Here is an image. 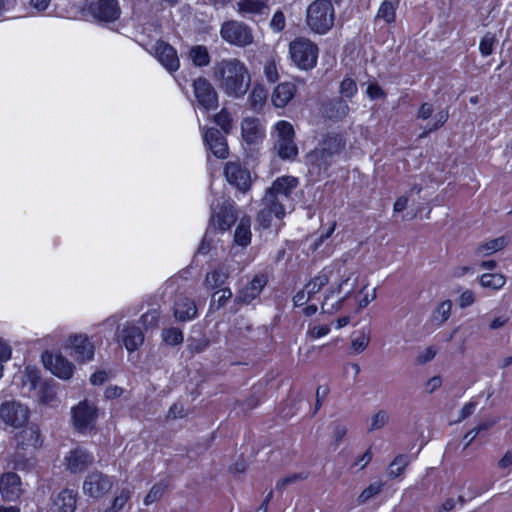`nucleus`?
I'll use <instances>...</instances> for the list:
<instances>
[{
    "instance_id": "1",
    "label": "nucleus",
    "mask_w": 512,
    "mask_h": 512,
    "mask_svg": "<svg viewBox=\"0 0 512 512\" xmlns=\"http://www.w3.org/2000/svg\"><path fill=\"white\" fill-rule=\"evenodd\" d=\"M298 184V179L293 176H281L266 190L263 207L258 214V221L264 228L272 225V217L281 220L285 216L291 207V193Z\"/></svg>"
},
{
    "instance_id": "2",
    "label": "nucleus",
    "mask_w": 512,
    "mask_h": 512,
    "mask_svg": "<svg viewBox=\"0 0 512 512\" xmlns=\"http://www.w3.org/2000/svg\"><path fill=\"white\" fill-rule=\"evenodd\" d=\"M213 77L218 88L233 99L242 98L251 85L248 67L238 58H226L216 62Z\"/></svg>"
},
{
    "instance_id": "3",
    "label": "nucleus",
    "mask_w": 512,
    "mask_h": 512,
    "mask_svg": "<svg viewBox=\"0 0 512 512\" xmlns=\"http://www.w3.org/2000/svg\"><path fill=\"white\" fill-rule=\"evenodd\" d=\"M357 282L358 276L353 271L345 270L340 274L337 283L333 284L325 295L322 302L323 312L332 314L338 311L355 290Z\"/></svg>"
},
{
    "instance_id": "4",
    "label": "nucleus",
    "mask_w": 512,
    "mask_h": 512,
    "mask_svg": "<svg viewBox=\"0 0 512 512\" xmlns=\"http://www.w3.org/2000/svg\"><path fill=\"white\" fill-rule=\"evenodd\" d=\"M343 148L341 139L338 136H328L319 148L310 152L307 156L309 170L311 173L321 175L325 173L332 164L334 157Z\"/></svg>"
},
{
    "instance_id": "5",
    "label": "nucleus",
    "mask_w": 512,
    "mask_h": 512,
    "mask_svg": "<svg viewBox=\"0 0 512 512\" xmlns=\"http://www.w3.org/2000/svg\"><path fill=\"white\" fill-rule=\"evenodd\" d=\"M334 17V8L330 0H315L306 10V24L318 34H325L332 28Z\"/></svg>"
},
{
    "instance_id": "6",
    "label": "nucleus",
    "mask_w": 512,
    "mask_h": 512,
    "mask_svg": "<svg viewBox=\"0 0 512 512\" xmlns=\"http://www.w3.org/2000/svg\"><path fill=\"white\" fill-rule=\"evenodd\" d=\"M318 46L306 37H297L289 43V56L300 70L309 71L317 65Z\"/></svg>"
},
{
    "instance_id": "7",
    "label": "nucleus",
    "mask_w": 512,
    "mask_h": 512,
    "mask_svg": "<svg viewBox=\"0 0 512 512\" xmlns=\"http://www.w3.org/2000/svg\"><path fill=\"white\" fill-rule=\"evenodd\" d=\"M274 150L284 160H292L298 155V147L294 142V128L285 120L277 122L273 131Z\"/></svg>"
},
{
    "instance_id": "8",
    "label": "nucleus",
    "mask_w": 512,
    "mask_h": 512,
    "mask_svg": "<svg viewBox=\"0 0 512 512\" xmlns=\"http://www.w3.org/2000/svg\"><path fill=\"white\" fill-rule=\"evenodd\" d=\"M220 35L224 41L237 47H246L254 42L252 28L236 20L224 22L220 29Z\"/></svg>"
},
{
    "instance_id": "9",
    "label": "nucleus",
    "mask_w": 512,
    "mask_h": 512,
    "mask_svg": "<svg viewBox=\"0 0 512 512\" xmlns=\"http://www.w3.org/2000/svg\"><path fill=\"white\" fill-rule=\"evenodd\" d=\"M71 415L74 428L84 433L94 429L98 408L93 401L85 399L71 409Z\"/></svg>"
},
{
    "instance_id": "10",
    "label": "nucleus",
    "mask_w": 512,
    "mask_h": 512,
    "mask_svg": "<svg viewBox=\"0 0 512 512\" xmlns=\"http://www.w3.org/2000/svg\"><path fill=\"white\" fill-rule=\"evenodd\" d=\"M29 408L16 400L5 401L0 405V419L9 427L20 428L28 422Z\"/></svg>"
},
{
    "instance_id": "11",
    "label": "nucleus",
    "mask_w": 512,
    "mask_h": 512,
    "mask_svg": "<svg viewBox=\"0 0 512 512\" xmlns=\"http://www.w3.org/2000/svg\"><path fill=\"white\" fill-rule=\"evenodd\" d=\"M113 486L112 479L99 471L89 473L83 482V493L93 499H100L108 493Z\"/></svg>"
},
{
    "instance_id": "12",
    "label": "nucleus",
    "mask_w": 512,
    "mask_h": 512,
    "mask_svg": "<svg viewBox=\"0 0 512 512\" xmlns=\"http://www.w3.org/2000/svg\"><path fill=\"white\" fill-rule=\"evenodd\" d=\"M65 348L70 355L79 362H87L93 359L95 346L85 334L69 335L65 342Z\"/></svg>"
},
{
    "instance_id": "13",
    "label": "nucleus",
    "mask_w": 512,
    "mask_h": 512,
    "mask_svg": "<svg viewBox=\"0 0 512 512\" xmlns=\"http://www.w3.org/2000/svg\"><path fill=\"white\" fill-rule=\"evenodd\" d=\"M193 92L199 103L206 110L214 109L218 104V94L213 85L203 77L193 81Z\"/></svg>"
},
{
    "instance_id": "14",
    "label": "nucleus",
    "mask_w": 512,
    "mask_h": 512,
    "mask_svg": "<svg viewBox=\"0 0 512 512\" xmlns=\"http://www.w3.org/2000/svg\"><path fill=\"white\" fill-rule=\"evenodd\" d=\"M42 362L44 366L58 378L68 380L73 375V363L68 361L62 355L46 351L42 354Z\"/></svg>"
},
{
    "instance_id": "15",
    "label": "nucleus",
    "mask_w": 512,
    "mask_h": 512,
    "mask_svg": "<svg viewBox=\"0 0 512 512\" xmlns=\"http://www.w3.org/2000/svg\"><path fill=\"white\" fill-rule=\"evenodd\" d=\"M224 174L227 181L240 191L246 192L251 186L250 172L237 161L228 162Z\"/></svg>"
},
{
    "instance_id": "16",
    "label": "nucleus",
    "mask_w": 512,
    "mask_h": 512,
    "mask_svg": "<svg viewBox=\"0 0 512 512\" xmlns=\"http://www.w3.org/2000/svg\"><path fill=\"white\" fill-rule=\"evenodd\" d=\"M94 462L93 455L82 447L70 450L64 458L66 470L71 473L85 471Z\"/></svg>"
},
{
    "instance_id": "17",
    "label": "nucleus",
    "mask_w": 512,
    "mask_h": 512,
    "mask_svg": "<svg viewBox=\"0 0 512 512\" xmlns=\"http://www.w3.org/2000/svg\"><path fill=\"white\" fill-rule=\"evenodd\" d=\"M117 339L129 352H133L143 344L144 334L139 327L127 322L118 328Z\"/></svg>"
},
{
    "instance_id": "18",
    "label": "nucleus",
    "mask_w": 512,
    "mask_h": 512,
    "mask_svg": "<svg viewBox=\"0 0 512 512\" xmlns=\"http://www.w3.org/2000/svg\"><path fill=\"white\" fill-rule=\"evenodd\" d=\"M22 493V482L16 473L7 472L0 477V494L4 500L15 501Z\"/></svg>"
},
{
    "instance_id": "19",
    "label": "nucleus",
    "mask_w": 512,
    "mask_h": 512,
    "mask_svg": "<svg viewBox=\"0 0 512 512\" xmlns=\"http://www.w3.org/2000/svg\"><path fill=\"white\" fill-rule=\"evenodd\" d=\"M154 56L170 72L180 66L176 50L164 41H158L154 47Z\"/></svg>"
},
{
    "instance_id": "20",
    "label": "nucleus",
    "mask_w": 512,
    "mask_h": 512,
    "mask_svg": "<svg viewBox=\"0 0 512 512\" xmlns=\"http://www.w3.org/2000/svg\"><path fill=\"white\" fill-rule=\"evenodd\" d=\"M93 16L101 21H114L120 15L116 0H99L90 5Z\"/></svg>"
},
{
    "instance_id": "21",
    "label": "nucleus",
    "mask_w": 512,
    "mask_h": 512,
    "mask_svg": "<svg viewBox=\"0 0 512 512\" xmlns=\"http://www.w3.org/2000/svg\"><path fill=\"white\" fill-rule=\"evenodd\" d=\"M204 142L216 157L224 159L228 156L226 138L217 129H207L204 133Z\"/></svg>"
},
{
    "instance_id": "22",
    "label": "nucleus",
    "mask_w": 512,
    "mask_h": 512,
    "mask_svg": "<svg viewBox=\"0 0 512 512\" xmlns=\"http://www.w3.org/2000/svg\"><path fill=\"white\" fill-rule=\"evenodd\" d=\"M236 11L243 16H263L268 13V0H237Z\"/></svg>"
},
{
    "instance_id": "23",
    "label": "nucleus",
    "mask_w": 512,
    "mask_h": 512,
    "mask_svg": "<svg viewBox=\"0 0 512 512\" xmlns=\"http://www.w3.org/2000/svg\"><path fill=\"white\" fill-rule=\"evenodd\" d=\"M197 306L192 298L180 294L174 302V316L179 321H189L196 317Z\"/></svg>"
},
{
    "instance_id": "24",
    "label": "nucleus",
    "mask_w": 512,
    "mask_h": 512,
    "mask_svg": "<svg viewBox=\"0 0 512 512\" xmlns=\"http://www.w3.org/2000/svg\"><path fill=\"white\" fill-rule=\"evenodd\" d=\"M297 86L293 82H282L278 84L272 93L271 101L277 108L285 107L295 96Z\"/></svg>"
},
{
    "instance_id": "25",
    "label": "nucleus",
    "mask_w": 512,
    "mask_h": 512,
    "mask_svg": "<svg viewBox=\"0 0 512 512\" xmlns=\"http://www.w3.org/2000/svg\"><path fill=\"white\" fill-rule=\"evenodd\" d=\"M211 224L221 231L228 230L236 221V215L232 206H224L219 211L212 206Z\"/></svg>"
},
{
    "instance_id": "26",
    "label": "nucleus",
    "mask_w": 512,
    "mask_h": 512,
    "mask_svg": "<svg viewBox=\"0 0 512 512\" xmlns=\"http://www.w3.org/2000/svg\"><path fill=\"white\" fill-rule=\"evenodd\" d=\"M77 494L73 490H62L52 501L51 512H74Z\"/></svg>"
},
{
    "instance_id": "27",
    "label": "nucleus",
    "mask_w": 512,
    "mask_h": 512,
    "mask_svg": "<svg viewBox=\"0 0 512 512\" xmlns=\"http://www.w3.org/2000/svg\"><path fill=\"white\" fill-rule=\"evenodd\" d=\"M265 285L266 279L263 276H255L253 280L238 293L236 301L249 304L260 295Z\"/></svg>"
},
{
    "instance_id": "28",
    "label": "nucleus",
    "mask_w": 512,
    "mask_h": 512,
    "mask_svg": "<svg viewBox=\"0 0 512 512\" xmlns=\"http://www.w3.org/2000/svg\"><path fill=\"white\" fill-rule=\"evenodd\" d=\"M16 439L23 449H35L41 444L40 430L35 424L28 425L18 433Z\"/></svg>"
},
{
    "instance_id": "29",
    "label": "nucleus",
    "mask_w": 512,
    "mask_h": 512,
    "mask_svg": "<svg viewBox=\"0 0 512 512\" xmlns=\"http://www.w3.org/2000/svg\"><path fill=\"white\" fill-rule=\"evenodd\" d=\"M241 129L244 140L250 144L256 143L264 135L263 128L259 120L256 118L244 119L241 125Z\"/></svg>"
},
{
    "instance_id": "30",
    "label": "nucleus",
    "mask_w": 512,
    "mask_h": 512,
    "mask_svg": "<svg viewBox=\"0 0 512 512\" xmlns=\"http://www.w3.org/2000/svg\"><path fill=\"white\" fill-rule=\"evenodd\" d=\"M333 274L332 268H324L318 275L312 278L303 288L311 298L326 286Z\"/></svg>"
},
{
    "instance_id": "31",
    "label": "nucleus",
    "mask_w": 512,
    "mask_h": 512,
    "mask_svg": "<svg viewBox=\"0 0 512 512\" xmlns=\"http://www.w3.org/2000/svg\"><path fill=\"white\" fill-rule=\"evenodd\" d=\"M507 239L503 236L488 240L475 249V254L478 256H489L492 255L507 246Z\"/></svg>"
},
{
    "instance_id": "32",
    "label": "nucleus",
    "mask_w": 512,
    "mask_h": 512,
    "mask_svg": "<svg viewBox=\"0 0 512 512\" xmlns=\"http://www.w3.org/2000/svg\"><path fill=\"white\" fill-rule=\"evenodd\" d=\"M399 3L400 0H384L378 9L376 18L387 24L393 23L396 19V10Z\"/></svg>"
},
{
    "instance_id": "33",
    "label": "nucleus",
    "mask_w": 512,
    "mask_h": 512,
    "mask_svg": "<svg viewBox=\"0 0 512 512\" xmlns=\"http://www.w3.org/2000/svg\"><path fill=\"white\" fill-rule=\"evenodd\" d=\"M267 95V90L263 85H254L248 97V103L251 109L254 111H260L267 100Z\"/></svg>"
},
{
    "instance_id": "34",
    "label": "nucleus",
    "mask_w": 512,
    "mask_h": 512,
    "mask_svg": "<svg viewBox=\"0 0 512 512\" xmlns=\"http://www.w3.org/2000/svg\"><path fill=\"white\" fill-rule=\"evenodd\" d=\"M251 222L247 218L240 220L234 234V241L236 244L246 247L251 242Z\"/></svg>"
},
{
    "instance_id": "35",
    "label": "nucleus",
    "mask_w": 512,
    "mask_h": 512,
    "mask_svg": "<svg viewBox=\"0 0 512 512\" xmlns=\"http://www.w3.org/2000/svg\"><path fill=\"white\" fill-rule=\"evenodd\" d=\"M452 310V302L450 300H444L438 304L436 309L433 311L431 320L437 326L443 325L450 317Z\"/></svg>"
},
{
    "instance_id": "36",
    "label": "nucleus",
    "mask_w": 512,
    "mask_h": 512,
    "mask_svg": "<svg viewBox=\"0 0 512 512\" xmlns=\"http://www.w3.org/2000/svg\"><path fill=\"white\" fill-rule=\"evenodd\" d=\"M479 283L484 288L499 290L505 285L506 278L500 273H485L479 277Z\"/></svg>"
},
{
    "instance_id": "37",
    "label": "nucleus",
    "mask_w": 512,
    "mask_h": 512,
    "mask_svg": "<svg viewBox=\"0 0 512 512\" xmlns=\"http://www.w3.org/2000/svg\"><path fill=\"white\" fill-rule=\"evenodd\" d=\"M370 335L364 329L354 332L351 335V350L353 354L362 353L369 345Z\"/></svg>"
},
{
    "instance_id": "38",
    "label": "nucleus",
    "mask_w": 512,
    "mask_h": 512,
    "mask_svg": "<svg viewBox=\"0 0 512 512\" xmlns=\"http://www.w3.org/2000/svg\"><path fill=\"white\" fill-rule=\"evenodd\" d=\"M189 57L195 66L203 67L210 63L208 49L203 45H195L191 47Z\"/></svg>"
},
{
    "instance_id": "39",
    "label": "nucleus",
    "mask_w": 512,
    "mask_h": 512,
    "mask_svg": "<svg viewBox=\"0 0 512 512\" xmlns=\"http://www.w3.org/2000/svg\"><path fill=\"white\" fill-rule=\"evenodd\" d=\"M229 277V270L225 266H219L205 278V284L211 288L221 286Z\"/></svg>"
},
{
    "instance_id": "40",
    "label": "nucleus",
    "mask_w": 512,
    "mask_h": 512,
    "mask_svg": "<svg viewBox=\"0 0 512 512\" xmlns=\"http://www.w3.org/2000/svg\"><path fill=\"white\" fill-rule=\"evenodd\" d=\"M495 423V420H486L478 424L475 428L468 431L463 437V440L466 441L464 448H467L480 433L487 431L492 426H494Z\"/></svg>"
},
{
    "instance_id": "41",
    "label": "nucleus",
    "mask_w": 512,
    "mask_h": 512,
    "mask_svg": "<svg viewBox=\"0 0 512 512\" xmlns=\"http://www.w3.org/2000/svg\"><path fill=\"white\" fill-rule=\"evenodd\" d=\"M166 489H167V485L164 482H159V483L154 484L150 488L147 495L145 496L144 504L146 506H149V505L159 501L163 497Z\"/></svg>"
},
{
    "instance_id": "42",
    "label": "nucleus",
    "mask_w": 512,
    "mask_h": 512,
    "mask_svg": "<svg viewBox=\"0 0 512 512\" xmlns=\"http://www.w3.org/2000/svg\"><path fill=\"white\" fill-rule=\"evenodd\" d=\"M326 113L330 118H342L349 113V106L346 102L337 99L330 103Z\"/></svg>"
},
{
    "instance_id": "43",
    "label": "nucleus",
    "mask_w": 512,
    "mask_h": 512,
    "mask_svg": "<svg viewBox=\"0 0 512 512\" xmlns=\"http://www.w3.org/2000/svg\"><path fill=\"white\" fill-rule=\"evenodd\" d=\"M498 40L495 34L487 32L480 40L479 51L483 57H487L493 53L494 47Z\"/></svg>"
},
{
    "instance_id": "44",
    "label": "nucleus",
    "mask_w": 512,
    "mask_h": 512,
    "mask_svg": "<svg viewBox=\"0 0 512 512\" xmlns=\"http://www.w3.org/2000/svg\"><path fill=\"white\" fill-rule=\"evenodd\" d=\"M163 341L170 346H176L183 342V333L179 328L171 327L162 331Z\"/></svg>"
},
{
    "instance_id": "45",
    "label": "nucleus",
    "mask_w": 512,
    "mask_h": 512,
    "mask_svg": "<svg viewBox=\"0 0 512 512\" xmlns=\"http://www.w3.org/2000/svg\"><path fill=\"white\" fill-rule=\"evenodd\" d=\"M389 422V413L385 410H379L371 416L370 425L368 428L369 432H374L382 429Z\"/></svg>"
},
{
    "instance_id": "46",
    "label": "nucleus",
    "mask_w": 512,
    "mask_h": 512,
    "mask_svg": "<svg viewBox=\"0 0 512 512\" xmlns=\"http://www.w3.org/2000/svg\"><path fill=\"white\" fill-rule=\"evenodd\" d=\"M409 458L405 455H398L390 464L389 475L393 478L400 476L409 465Z\"/></svg>"
},
{
    "instance_id": "47",
    "label": "nucleus",
    "mask_w": 512,
    "mask_h": 512,
    "mask_svg": "<svg viewBox=\"0 0 512 512\" xmlns=\"http://www.w3.org/2000/svg\"><path fill=\"white\" fill-rule=\"evenodd\" d=\"M133 493L131 487L122 488L119 493L114 497L112 506L114 511H120L124 508L125 504L129 501Z\"/></svg>"
},
{
    "instance_id": "48",
    "label": "nucleus",
    "mask_w": 512,
    "mask_h": 512,
    "mask_svg": "<svg viewBox=\"0 0 512 512\" xmlns=\"http://www.w3.org/2000/svg\"><path fill=\"white\" fill-rule=\"evenodd\" d=\"M383 483L382 482H374L370 484L367 488H365L361 494L358 496V503L363 504L366 503L371 498L375 497L382 491Z\"/></svg>"
},
{
    "instance_id": "49",
    "label": "nucleus",
    "mask_w": 512,
    "mask_h": 512,
    "mask_svg": "<svg viewBox=\"0 0 512 512\" xmlns=\"http://www.w3.org/2000/svg\"><path fill=\"white\" fill-rule=\"evenodd\" d=\"M330 332L329 325H310L307 330V338L311 341L326 336Z\"/></svg>"
},
{
    "instance_id": "50",
    "label": "nucleus",
    "mask_w": 512,
    "mask_h": 512,
    "mask_svg": "<svg viewBox=\"0 0 512 512\" xmlns=\"http://www.w3.org/2000/svg\"><path fill=\"white\" fill-rule=\"evenodd\" d=\"M215 122L219 125L224 132L228 133L232 128V117L226 109H222L215 115Z\"/></svg>"
},
{
    "instance_id": "51",
    "label": "nucleus",
    "mask_w": 512,
    "mask_h": 512,
    "mask_svg": "<svg viewBox=\"0 0 512 512\" xmlns=\"http://www.w3.org/2000/svg\"><path fill=\"white\" fill-rule=\"evenodd\" d=\"M340 93L346 98H351L357 93L356 82L351 78H345L340 84Z\"/></svg>"
},
{
    "instance_id": "52",
    "label": "nucleus",
    "mask_w": 512,
    "mask_h": 512,
    "mask_svg": "<svg viewBox=\"0 0 512 512\" xmlns=\"http://www.w3.org/2000/svg\"><path fill=\"white\" fill-rule=\"evenodd\" d=\"M307 476L303 473H295L289 476L283 477L279 479L276 483V489L282 490L286 488L288 485L294 484L298 481L305 480Z\"/></svg>"
},
{
    "instance_id": "53",
    "label": "nucleus",
    "mask_w": 512,
    "mask_h": 512,
    "mask_svg": "<svg viewBox=\"0 0 512 512\" xmlns=\"http://www.w3.org/2000/svg\"><path fill=\"white\" fill-rule=\"evenodd\" d=\"M286 26V18L281 10H277L270 21V28L274 32H281Z\"/></svg>"
},
{
    "instance_id": "54",
    "label": "nucleus",
    "mask_w": 512,
    "mask_h": 512,
    "mask_svg": "<svg viewBox=\"0 0 512 512\" xmlns=\"http://www.w3.org/2000/svg\"><path fill=\"white\" fill-rule=\"evenodd\" d=\"M231 297L232 292L230 289L225 288L219 290L213 294L212 305H217V308H220L224 306Z\"/></svg>"
},
{
    "instance_id": "55",
    "label": "nucleus",
    "mask_w": 512,
    "mask_h": 512,
    "mask_svg": "<svg viewBox=\"0 0 512 512\" xmlns=\"http://www.w3.org/2000/svg\"><path fill=\"white\" fill-rule=\"evenodd\" d=\"M264 73L268 81L276 82L279 78L277 64L274 60H268L264 66Z\"/></svg>"
},
{
    "instance_id": "56",
    "label": "nucleus",
    "mask_w": 512,
    "mask_h": 512,
    "mask_svg": "<svg viewBox=\"0 0 512 512\" xmlns=\"http://www.w3.org/2000/svg\"><path fill=\"white\" fill-rule=\"evenodd\" d=\"M142 324L148 327H156L159 322V312L157 310H151L141 316Z\"/></svg>"
},
{
    "instance_id": "57",
    "label": "nucleus",
    "mask_w": 512,
    "mask_h": 512,
    "mask_svg": "<svg viewBox=\"0 0 512 512\" xmlns=\"http://www.w3.org/2000/svg\"><path fill=\"white\" fill-rule=\"evenodd\" d=\"M436 350L433 347H427L417 355L416 361L418 364H426L434 359Z\"/></svg>"
},
{
    "instance_id": "58",
    "label": "nucleus",
    "mask_w": 512,
    "mask_h": 512,
    "mask_svg": "<svg viewBox=\"0 0 512 512\" xmlns=\"http://www.w3.org/2000/svg\"><path fill=\"white\" fill-rule=\"evenodd\" d=\"M366 286L360 291V294H363V296L358 300V307L360 309L365 308L368 306L370 302H372L376 298V290L372 289L370 292L366 291Z\"/></svg>"
},
{
    "instance_id": "59",
    "label": "nucleus",
    "mask_w": 512,
    "mask_h": 512,
    "mask_svg": "<svg viewBox=\"0 0 512 512\" xmlns=\"http://www.w3.org/2000/svg\"><path fill=\"white\" fill-rule=\"evenodd\" d=\"M475 302V295L471 290H465L461 293L459 297V306L460 308H467Z\"/></svg>"
},
{
    "instance_id": "60",
    "label": "nucleus",
    "mask_w": 512,
    "mask_h": 512,
    "mask_svg": "<svg viewBox=\"0 0 512 512\" xmlns=\"http://www.w3.org/2000/svg\"><path fill=\"white\" fill-rule=\"evenodd\" d=\"M442 385V378L440 376H433L425 382V391L429 394L438 390Z\"/></svg>"
},
{
    "instance_id": "61",
    "label": "nucleus",
    "mask_w": 512,
    "mask_h": 512,
    "mask_svg": "<svg viewBox=\"0 0 512 512\" xmlns=\"http://www.w3.org/2000/svg\"><path fill=\"white\" fill-rule=\"evenodd\" d=\"M366 93L368 97L371 98L372 100L383 98L385 96V93L382 90V88L376 83L369 84Z\"/></svg>"
},
{
    "instance_id": "62",
    "label": "nucleus",
    "mask_w": 512,
    "mask_h": 512,
    "mask_svg": "<svg viewBox=\"0 0 512 512\" xmlns=\"http://www.w3.org/2000/svg\"><path fill=\"white\" fill-rule=\"evenodd\" d=\"M207 339H193L189 342L188 348L193 353H200L208 346Z\"/></svg>"
},
{
    "instance_id": "63",
    "label": "nucleus",
    "mask_w": 512,
    "mask_h": 512,
    "mask_svg": "<svg viewBox=\"0 0 512 512\" xmlns=\"http://www.w3.org/2000/svg\"><path fill=\"white\" fill-rule=\"evenodd\" d=\"M448 119V113L447 112H439L434 116L435 123L429 127L427 133L432 132L434 130H437L439 127H441Z\"/></svg>"
},
{
    "instance_id": "64",
    "label": "nucleus",
    "mask_w": 512,
    "mask_h": 512,
    "mask_svg": "<svg viewBox=\"0 0 512 512\" xmlns=\"http://www.w3.org/2000/svg\"><path fill=\"white\" fill-rule=\"evenodd\" d=\"M498 467L502 470H511L512 469V452L508 451L505 455L499 460Z\"/></svg>"
}]
</instances>
